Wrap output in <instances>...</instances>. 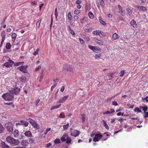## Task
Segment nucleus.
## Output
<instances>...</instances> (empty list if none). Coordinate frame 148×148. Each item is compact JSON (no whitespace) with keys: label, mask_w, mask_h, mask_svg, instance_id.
<instances>
[{"label":"nucleus","mask_w":148,"mask_h":148,"mask_svg":"<svg viewBox=\"0 0 148 148\" xmlns=\"http://www.w3.org/2000/svg\"><path fill=\"white\" fill-rule=\"evenodd\" d=\"M80 13V11L78 10H76L74 11V13L76 14H78Z\"/></svg>","instance_id":"obj_49"},{"label":"nucleus","mask_w":148,"mask_h":148,"mask_svg":"<svg viewBox=\"0 0 148 148\" xmlns=\"http://www.w3.org/2000/svg\"><path fill=\"white\" fill-rule=\"evenodd\" d=\"M103 123L104 125V126L105 127L107 130H108L109 129V127L108 126L107 124L106 123V121L104 120H103Z\"/></svg>","instance_id":"obj_27"},{"label":"nucleus","mask_w":148,"mask_h":148,"mask_svg":"<svg viewBox=\"0 0 148 148\" xmlns=\"http://www.w3.org/2000/svg\"><path fill=\"white\" fill-rule=\"evenodd\" d=\"M11 45L10 43H7L5 45V48L7 49H9L11 48Z\"/></svg>","instance_id":"obj_32"},{"label":"nucleus","mask_w":148,"mask_h":148,"mask_svg":"<svg viewBox=\"0 0 148 148\" xmlns=\"http://www.w3.org/2000/svg\"><path fill=\"white\" fill-rule=\"evenodd\" d=\"M88 47L93 52L96 53H99L101 51V49L98 47L93 46L90 45H88Z\"/></svg>","instance_id":"obj_3"},{"label":"nucleus","mask_w":148,"mask_h":148,"mask_svg":"<svg viewBox=\"0 0 148 148\" xmlns=\"http://www.w3.org/2000/svg\"><path fill=\"white\" fill-rule=\"evenodd\" d=\"M97 40H98L99 41V42H98L97 41H96V42L97 44H98L99 45H103V42H102L101 41L99 40H98L97 39Z\"/></svg>","instance_id":"obj_47"},{"label":"nucleus","mask_w":148,"mask_h":148,"mask_svg":"<svg viewBox=\"0 0 148 148\" xmlns=\"http://www.w3.org/2000/svg\"><path fill=\"white\" fill-rule=\"evenodd\" d=\"M13 138L10 136H7L6 138V141L10 143L13 139Z\"/></svg>","instance_id":"obj_18"},{"label":"nucleus","mask_w":148,"mask_h":148,"mask_svg":"<svg viewBox=\"0 0 148 148\" xmlns=\"http://www.w3.org/2000/svg\"><path fill=\"white\" fill-rule=\"evenodd\" d=\"M27 65L22 66L21 67H18V69H19L21 71L23 72L24 73H26L27 68Z\"/></svg>","instance_id":"obj_10"},{"label":"nucleus","mask_w":148,"mask_h":148,"mask_svg":"<svg viewBox=\"0 0 148 148\" xmlns=\"http://www.w3.org/2000/svg\"><path fill=\"white\" fill-rule=\"evenodd\" d=\"M25 135L28 137H31L32 136V134L31 132L29 131L25 132L24 133Z\"/></svg>","instance_id":"obj_16"},{"label":"nucleus","mask_w":148,"mask_h":148,"mask_svg":"<svg viewBox=\"0 0 148 148\" xmlns=\"http://www.w3.org/2000/svg\"><path fill=\"white\" fill-rule=\"evenodd\" d=\"M86 18L85 17H84V18L83 19H82L80 20V22L81 23H82L85 21H86Z\"/></svg>","instance_id":"obj_51"},{"label":"nucleus","mask_w":148,"mask_h":148,"mask_svg":"<svg viewBox=\"0 0 148 148\" xmlns=\"http://www.w3.org/2000/svg\"><path fill=\"white\" fill-rule=\"evenodd\" d=\"M74 132L76 133V134H73L72 133L71 134V135L72 136H74L75 137H76L77 136L80 134V132L79 131L77 130H75Z\"/></svg>","instance_id":"obj_21"},{"label":"nucleus","mask_w":148,"mask_h":148,"mask_svg":"<svg viewBox=\"0 0 148 148\" xmlns=\"http://www.w3.org/2000/svg\"><path fill=\"white\" fill-rule=\"evenodd\" d=\"M143 113L144 114V117L145 118L148 117V112H143Z\"/></svg>","instance_id":"obj_48"},{"label":"nucleus","mask_w":148,"mask_h":148,"mask_svg":"<svg viewBox=\"0 0 148 148\" xmlns=\"http://www.w3.org/2000/svg\"><path fill=\"white\" fill-rule=\"evenodd\" d=\"M118 7L119 10V12L120 13L122 16H124L125 14V11L124 10H123L122 7L120 5H118Z\"/></svg>","instance_id":"obj_11"},{"label":"nucleus","mask_w":148,"mask_h":148,"mask_svg":"<svg viewBox=\"0 0 148 148\" xmlns=\"http://www.w3.org/2000/svg\"><path fill=\"white\" fill-rule=\"evenodd\" d=\"M65 89V86H63L60 89V91L62 92H63L64 91Z\"/></svg>","instance_id":"obj_64"},{"label":"nucleus","mask_w":148,"mask_h":148,"mask_svg":"<svg viewBox=\"0 0 148 148\" xmlns=\"http://www.w3.org/2000/svg\"><path fill=\"white\" fill-rule=\"evenodd\" d=\"M98 32L99 33L98 34V35L100 37H101V36H105V34L102 31H101L98 30Z\"/></svg>","instance_id":"obj_25"},{"label":"nucleus","mask_w":148,"mask_h":148,"mask_svg":"<svg viewBox=\"0 0 148 148\" xmlns=\"http://www.w3.org/2000/svg\"><path fill=\"white\" fill-rule=\"evenodd\" d=\"M99 2L101 5L103 7L104 5V0H99Z\"/></svg>","instance_id":"obj_37"},{"label":"nucleus","mask_w":148,"mask_h":148,"mask_svg":"<svg viewBox=\"0 0 148 148\" xmlns=\"http://www.w3.org/2000/svg\"><path fill=\"white\" fill-rule=\"evenodd\" d=\"M20 90V89L18 87L12 88L9 89V92L12 94L17 95Z\"/></svg>","instance_id":"obj_5"},{"label":"nucleus","mask_w":148,"mask_h":148,"mask_svg":"<svg viewBox=\"0 0 148 148\" xmlns=\"http://www.w3.org/2000/svg\"><path fill=\"white\" fill-rule=\"evenodd\" d=\"M21 144L23 146L26 147L28 145L29 143L26 140H23L21 141Z\"/></svg>","instance_id":"obj_14"},{"label":"nucleus","mask_w":148,"mask_h":148,"mask_svg":"<svg viewBox=\"0 0 148 148\" xmlns=\"http://www.w3.org/2000/svg\"><path fill=\"white\" fill-rule=\"evenodd\" d=\"M64 69L67 71L69 72L73 73L74 72V67H72L71 66L69 65L64 67Z\"/></svg>","instance_id":"obj_8"},{"label":"nucleus","mask_w":148,"mask_h":148,"mask_svg":"<svg viewBox=\"0 0 148 148\" xmlns=\"http://www.w3.org/2000/svg\"><path fill=\"white\" fill-rule=\"evenodd\" d=\"M13 134L15 137H17L19 134V131L17 130H15L13 132Z\"/></svg>","instance_id":"obj_20"},{"label":"nucleus","mask_w":148,"mask_h":148,"mask_svg":"<svg viewBox=\"0 0 148 148\" xmlns=\"http://www.w3.org/2000/svg\"><path fill=\"white\" fill-rule=\"evenodd\" d=\"M68 135L66 134H64L63 136L61 137V140L62 141H65L66 140V138Z\"/></svg>","instance_id":"obj_19"},{"label":"nucleus","mask_w":148,"mask_h":148,"mask_svg":"<svg viewBox=\"0 0 148 148\" xmlns=\"http://www.w3.org/2000/svg\"><path fill=\"white\" fill-rule=\"evenodd\" d=\"M101 56V54H97L94 57L95 58V59H96L97 58H99Z\"/></svg>","instance_id":"obj_44"},{"label":"nucleus","mask_w":148,"mask_h":148,"mask_svg":"<svg viewBox=\"0 0 148 148\" xmlns=\"http://www.w3.org/2000/svg\"><path fill=\"white\" fill-rule=\"evenodd\" d=\"M55 17L56 19L57 18V17H58V13H57V9L56 8L55 11Z\"/></svg>","instance_id":"obj_50"},{"label":"nucleus","mask_w":148,"mask_h":148,"mask_svg":"<svg viewBox=\"0 0 148 148\" xmlns=\"http://www.w3.org/2000/svg\"><path fill=\"white\" fill-rule=\"evenodd\" d=\"M4 103L6 105H10L12 104V108H13L14 107V104H13V103L12 102V103L10 102V103Z\"/></svg>","instance_id":"obj_40"},{"label":"nucleus","mask_w":148,"mask_h":148,"mask_svg":"<svg viewBox=\"0 0 148 148\" xmlns=\"http://www.w3.org/2000/svg\"><path fill=\"white\" fill-rule=\"evenodd\" d=\"M69 123H68L66 125H63V127L64 130H66L68 129L69 126Z\"/></svg>","instance_id":"obj_35"},{"label":"nucleus","mask_w":148,"mask_h":148,"mask_svg":"<svg viewBox=\"0 0 148 148\" xmlns=\"http://www.w3.org/2000/svg\"><path fill=\"white\" fill-rule=\"evenodd\" d=\"M142 99L143 101L144 100H145L146 101L148 102V97L146 96L145 98H143Z\"/></svg>","instance_id":"obj_61"},{"label":"nucleus","mask_w":148,"mask_h":148,"mask_svg":"<svg viewBox=\"0 0 148 148\" xmlns=\"http://www.w3.org/2000/svg\"><path fill=\"white\" fill-rule=\"evenodd\" d=\"M99 33V32H98V30L94 31L93 32V34L97 35H98Z\"/></svg>","instance_id":"obj_57"},{"label":"nucleus","mask_w":148,"mask_h":148,"mask_svg":"<svg viewBox=\"0 0 148 148\" xmlns=\"http://www.w3.org/2000/svg\"><path fill=\"white\" fill-rule=\"evenodd\" d=\"M127 106L129 107V108H132L134 106V105H132L131 104H128Z\"/></svg>","instance_id":"obj_58"},{"label":"nucleus","mask_w":148,"mask_h":148,"mask_svg":"<svg viewBox=\"0 0 148 148\" xmlns=\"http://www.w3.org/2000/svg\"><path fill=\"white\" fill-rule=\"evenodd\" d=\"M84 30L86 32H89L92 30L91 27L85 28L84 29Z\"/></svg>","instance_id":"obj_30"},{"label":"nucleus","mask_w":148,"mask_h":148,"mask_svg":"<svg viewBox=\"0 0 148 148\" xmlns=\"http://www.w3.org/2000/svg\"><path fill=\"white\" fill-rule=\"evenodd\" d=\"M127 10L128 12V13H129V14H131L132 13V10L129 8H127Z\"/></svg>","instance_id":"obj_54"},{"label":"nucleus","mask_w":148,"mask_h":148,"mask_svg":"<svg viewBox=\"0 0 148 148\" xmlns=\"http://www.w3.org/2000/svg\"><path fill=\"white\" fill-rule=\"evenodd\" d=\"M134 111L135 112H141V110L138 108L137 107L134 109Z\"/></svg>","instance_id":"obj_31"},{"label":"nucleus","mask_w":148,"mask_h":148,"mask_svg":"<svg viewBox=\"0 0 148 148\" xmlns=\"http://www.w3.org/2000/svg\"><path fill=\"white\" fill-rule=\"evenodd\" d=\"M65 117V115L64 113L63 112L61 113L59 117L61 118H64Z\"/></svg>","instance_id":"obj_42"},{"label":"nucleus","mask_w":148,"mask_h":148,"mask_svg":"<svg viewBox=\"0 0 148 148\" xmlns=\"http://www.w3.org/2000/svg\"><path fill=\"white\" fill-rule=\"evenodd\" d=\"M99 21L100 23L103 25H106V24L105 21H103V18L100 17H99Z\"/></svg>","instance_id":"obj_23"},{"label":"nucleus","mask_w":148,"mask_h":148,"mask_svg":"<svg viewBox=\"0 0 148 148\" xmlns=\"http://www.w3.org/2000/svg\"><path fill=\"white\" fill-rule=\"evenodd\" d=\"M88 16L89 17L91 18H94V15H93L92 12L91 11L89 12L88 13Z\"/></svg>","instance_id":"obj_33"},{"label":"nucleus","mask_w":148,"mask_h":148,"mask_svg":"<svg viewBox=\"0 0 148 148\" xmlns=\"http://www.w3.org/2000/svg\"><path fill=\"white\" fill-rule=\"evenodd\" d=\"M43 77V71H42L41 72V73L40 74V79H39V81L41 82L42 80Z\"/></svg>","instance_id":"obj_29"},{"label":"nucleus","mask_w":148,"mask_h":148,"mask_svg":"<svg viewBox=\"0 0 148 148\" xmlns=\"http://www.w3.org/2000/svg\"><path fill=\"white\" fill-rule=\"evenodd\" d=\"M81 119L82 120V123H84L85 122V115L84 114H82L81 115Z\"/></svg>","instance_id":"obj_24"},{"label":"nucleus","mask_w":148,"mask_h":148,"mask_svg":"<svg viewBox=\"0 0 148 148\" xmlns=\"http://www.w3.org/2000/svg\"><path fill=\"white\" fill-rule=\"evenodd\" d=\"M57 84L56 83H55L54 85H53L51 87V91H53V90L57 86Z\"/></svg>","instance_id":"obj_46"},{"label":"nucleus","mask_w":148,"mask_h":148,"mask_svg":"<svg viewBox=\"0 0 148 148\" xmlns=\"http://www.w3.org/2000/svg\"><path fill=\"white\" fill-rule=\"evenodd\" d=\"M68 17L69 20H71L72 18V16L70 12H69L68 15Z\"/></svg>","instance_id":"obj_43"},{"label":"nucleus","mask_w":148,"mask_h":148,"mask_svg":"<svg viewBox=\"0 0 148 148\" xmlns=\"http://www.w3.org/2000/svg\"><path fill=\"white\" fill-rule=\"evenodd\" d=\"M148 109V108L147 106H145L143 107V110L144 111V112H146V111Z\"/></svg>","instance_id":"obj_53"},{"label":"nucleus","mask_w":148,"mask_h":148,"mask_svg":"<svg viewBox=\"0 0 148 148\" xmlns=\"http://www.w3.org/2000/svg\"><path fill=\"white\" fill-rule=\"evenodd\" d=\"M40 49L39 48L37 49L36 51H35L33 53V55L34 56H36L38 54V53Z\"/></svg>","instance_id":"obj_38"},{"label":"nucleus","mask_w":148,"mask_h":148,"mask_svg":"<svg viewBox=\"0 0 148 148\" xmlns=\"http://www.w3.org/2000/svg\"><path fill=\"white\" fill-rule=\"evenodd\" d=\"M14 63V62L9 59L8 61L5 63L3 65V66H5L7 68L12 67Z\"/></svg>","instance_id":"obj_7"},{"label":"nucleus","mask_w":148,"mask_h":148,"mask_svg":"<svg viewBox=\"0 0 148 148\" xmlns=\"http://www.w3.org/2000/svg\"><path fill=\"white\" fill-rule=\"evenodd\" d=\"M4 128L3 126L0 123V134L2 133L3 132Z\"/></svg>","instance_id":"obj_34"},{"label":"nucleus","mask_w":148,"mask_h":148,"mask_svg":"<svg viewBox=\"0 0 148 148\" xmlns=\"http://www.w3.org/2000/svg\"><path fill=\"white\" fill-rule=\"evenodd\" d=\"M2 97L6 101H10L12 100L14 98V96L8 93L4 94Z\"/></svg>","instance_id":"obj_1"},{"label":"nucleus","mask_w":148,"mask_h":148,"mask_svg":"<svg viewBox=\"0 0 148 148\" xmlns=\"http://www.w3.org/2000/svg\"><path fill=\"white\" fill-rule=\"evenodd\" d=\"M79 41H80L81 44H84V41L81 38H79Z\"/></svg>","instance_id":"obj_59"},{"label":"nucleus","mask_w":148,"mask_h":148,"mask_svg":"<svg viewBox=\"0 0 148 148\" xmlns=\"http://www.w3.org/2000/svg\"><path fill=\"white\" fill-rule=\"evenodd\" d=\"M69 95H67L66 96H65L63 97L61 99H60L58 101V103H62L63 102H64L67 99Z\"/></svg>","instance_id":"obj_12"},{"label":"nucleus","mask_w":148,"mask_h":148,"mask_svg":"<svg viewBox=\"0 0 148 148\" xmlns=\"http://www.w3.org/2000/svg\"><path fill=\"white\" fill-rule=\"evenodd\" d=\"M52 144L51 143H49L48 144H47L46 146V147L47 148H48L49 147H51V146Z\"/></svg>","instance_id":"obj_60"},{"label":"nucleus","mask_w":148,"mask_h":148,"mask_svg":"<svg viewBox=\"0 0 148 148\" xmlns=\"http://www.w3.org/2000/svg\"><path fill=\"white\" fill-rule=\"evenodd\" d=\"M112 105L115 106H118V104L117 102L115 101L112 102Z\"/></svg>","instance_id":"obj_52"},{"label":"nucleus","mask_w":148,"mask_h":148,"mask_svg":"<svg viewBox=\"0 0 148 148\" xmlns=\"http://www.w3.org/2000/svg\"><path fill=\"white\" fill-rule=\"evenodd\" d=\"M5 126L7 131L11 134H12L13 130L12 123L10 122H8L5 124Z\"/></svg>","instance_id":"obj_2"},{"label":"nucleus","mask_w":148,"mask_h":148,"mask_svg":"<svg viewBox=\"0 0 148 148\" xmlns=\"http://www.w3.org/2000/svg\"><path fill=\"white\" fill-rule=\"evenodd\" d=\"M66 143L67 144L70 143L71 142V138L68 137V136L66 138Z\"/></svg>","instance_id":"obj_28"},{"label":"nucleus","mask_w":148,"mask_h":148,"mask_svg":"<svg viewBox=\"0 0 148 148\" xmlns=\"http://www.w3.org/2000/svg\"><path fill=\"white\" fill-rule=\"evenodd\" d=\"M1 36L2 37H5V34L4 32H2L1 33Z\"/></svg>","instance_id":"obj_62"},{"label":"nucleus","mask_w":148,"mask_h":148,"mask_svg":"<svg viewBox=\"0 0 148 148\" xmlns=\"http://www.w3.org/2000/svg\"><path fill=\"white\" fill-rule=\"evenodd\" d=\"M20 122L22 123V125H23L25 127H27L29 124V123L27 121L23 120H21L20 121Z\"/></svg>","instance_id":"obj_17"},{"label":"nucleus","mask_w":148,"mask_h":148,"mask_svg":"<svg viewBox=\"0 0 148 148\" xmlns=\"http://www.w3.org/2000/svg\"><path fill=\"white\" fill-rule=\"evenodd\" d=\"M1 146L2 148H11L10 146L4 142L2 141Z\"/></svg>","instance_id":"obj_13"},{"label":"nucleus","mask_w":148,"mask_h":148,"mask_svg":"<svg viewBox=\"0 0 148 148\" xmlns=\"http://www.w3.org/2000/svg\"><path fill=\"white\" fill-rule=\"evenodd\" d=\"M61 104H59L55 106H54L52 107L51 108V110H53L55 109H57L59 108L61 106Z\"/></svg>","instance_id":"obj_26"},{"label":"nucleus","mask_w":148,"mask_h":148,"mask_svg":"<svg viewBox=\"0 0 148 148\" xmlns=\"http://www.w3.org/2000/svg\"><path fill=\"white\" fill-rule=\"evenodd\" d=\"M28 120L29 121L30 123L33 126L34 128L38 129L39 128V125L36 122L34 121L33 119L29 118Z\"/></svg>","instance_id":"obj_6"},{"label":"nucleus","mask_w":148,"mask_h":148,"mask_svg":"<svg viewBox=\"0 0 148 148\" xmlns=\"http://www.w3.org/2000/svg\"><path fill=\"white\" fill-rule=\"evenodd\" d=\"M40 101V99H37L36 101V106H37Z\"/></svg>","instance_id":"obj_63"},{"label":"nucleus","mask_w":148,"mask_h":148,"mask_svg":"<svg viewBox=\"0 0 148 148\" xmlns=\"http://www.w3.org/2000/svg\"><path fill=\"white\" fill-rule=\"evenodd\" d=\"M24 63V62H18L16 63H15L14 65L15 66H18L19 65H21V64H23Z\"/></svg>","instance_id":"obj_39"},{"label":"nucleus","mask_w":148,"mask_h":148,"mask_svg":"<svg viewBox=\"0 0 148 148\" xmlns=\"http://www.w3.org/2000/svg\"><path fill=\"white\" fill-rule=\"evenodd\" d=\"M29 142L30 143H33L34 141V140L31 138H29Z\"/></svg>","instance_id":"obj_55"},{"label":"nucleus","mask_w":148,"mask_h":148,"mask_svg":"<svg viewBox=\"0 0 148 148\" xmlns=\"http://www.w3.org/2000/svg\"><path fill=\"white\" fill-rule=\"evenodd\" d=\"M41 19L38 21L36 23V26L38 27H39L40 26V24L41 22Z\"/></svg>","instance_id":"obj_45"},{"label":"nucleus","mask_w":148,"mask_h":148,"mask_svg":"<svg viewBox=\"0 0 148 148\" xmlns=\"http://www.w3.org/2000/svg\"><path fill=\"white\" fill-rule=\"evenodd\" d=\"M103 136L102 135L100 132H98L97 133L95 134V136L93 138V141L96 142H98L99 140L102 138Z\"/></svg>","instance_id":"obj_4"},{"label":"nucleus","mask_w":148,"mask_h":148,"mask_svg":"<svg viewBox=\"0 0 148 148\" xmlns=\"http://www.w3.org/2000/svg\"><path fill=\"white\" fill-rule=\"evenodd\" d=\"M19 143L20 142L18 140L16 139L13 138L12 141L10 144L14 146H16L18 145Z\"/></svg>","instance_id":"obj_9"},{"label":"nucleus","mask_w":148,"mask_h":148,"mask_svg":"<svg viewBox=\"0 0 148 148\" xmlns=\"http://www.w3.org/2000/svg\"><path fill=\"white\" fill-rule=\"evenodd\" d=\"M125 73V71L123 70L122 71H120V76L121 77H122L124 75V74Z\"/></svg>","instance_id":"obj_41"},{"label":"nucleus","mask_w":148,"mask_h":148,"mask_svg":"<svg viewBox=\"0 0 148 148\" xmlns=\"http://www.w3.org/2000/svg\"><path fill=\"white\" fill-rule=\"evenodd\" d=\"M136 7L137 8H140V10L141 11H146L147 10L146 8L142 6H140L139 5H137L136 6Z\"/></svg>","instance_id":"obj_22"},{"label":"nucleus","mask_w":148,"mask_h":148,"mask_svg":"<svg viewBox=\"0 0 148 148\" xmlns=\"http://www.w3.org/2000/svg\"><path fill=\"white\" fill-rule=\"evenodd\" d=\"M130 24L134 28H136L137 27L136 21L134 20H132L130 22Z\"/></svg>","instance_id":"obj_15"},{"label":"nucleus","mask_w":148,"mask_h":148,"mask_svg":"<svg viewBox=\"0 0 148 148\" xmlns=\"http://www.w3.org/2000/svg\"><path fill=\"white\" fill-rule=\"evenodd\" d=\"M111 114V112H110V111H107L103 113V114Z\"/></svg>","instance_id":"obj_56"},{"label":"nucleus","mask_w":148,"mask_h":148,"mask_svg":"<svg viewBox=\"0 0 148 148\" xmlns=\"http://www.w3.org/2000/svg\"><path fill=\"white\" fill-rule=\"evenodd\" d=\"M54 143L56 144H58L60 143V140L59 139H56L54 141Z\"/></svg>","instance_id":"obj_36"}]
</instances>
